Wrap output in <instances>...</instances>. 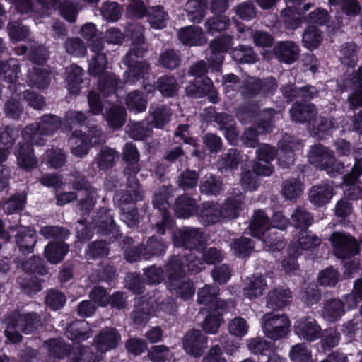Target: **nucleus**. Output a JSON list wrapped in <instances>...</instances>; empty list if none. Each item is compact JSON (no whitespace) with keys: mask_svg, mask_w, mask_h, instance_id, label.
Listing matches in <instances>:
<instances>
[{"mask_svg":"<svg viewBox=\"0 0 362 362\" xmlns=\"http://www.w3.org/2000/svg\"><path fill=\"white\" fill-rule=\"evenodd\" d=\"M129 30L132 33V47L124 57V63L128 66V71L124 74V82L118 81L116 76L110 72L104 73L107 68V59L105 54L102 52L103 45L98 42L97 45L93 43L90 50L94 53L91 57L88 71L92 76H100L98 88L108 103L119 102V90L123 88L124 83L133 86L140 79H144L148 74L149 64L145 61H139L138 58L142 57L147 50V46L144 42L143 26L139 23H134L129 27Z\"/></svg>","mask_w":362,"mask_h":362,"instance_id":"1","label":"nucleus"},{"mask_svg":"<svg viewBox=\"0 0 362 362\" xmlns=\"http://www.w3.org/2000/svg\"><path fill=\"white\" fill-rule=\"evenodd\" d=\"M175 246L184 247L183 260L187 263L188 271L197 274L204 269V262L212 264L222 261L221 251L210 247L204 250L205 238L202 231L197 228H185L175 232L173 236Z\"/></svg>","mask_w":362,"mask_h":362,"instance_id":"2","label":"nucleus"},{"mask_svg":"<svg viewBox=\"0 0 362 362\" xmlns=\"http://www.w3.org/2000/svg\"><path fill=\"white\" fill-rule=\"evenodd\" d=\"M85 121L86 115L82 112L73 110L66 112L62 126L58 117L45 115L40 122L26 127L22 133V136L23 139H29L33 144L42 146L45 143L43 136L53 134L60 127L64 132L71 131L74 129V126L82 125Z\"/></svg>","mask_w":362,"mask_h":362,"instance_id":"3","label":"nucleus"},{"mask_svg":"<svg viewBox=\"0 0 362 362\" xmlns=\"http://www.w3.org/2000/svg\"><path fill=\"white\" fill-rule=\"evenodd\" d=\"M168 288L173 294L187 300L194 294V287L189 280L185 278L188 271L187 263L180 257H173L166 265ZM191 274H192L191 272Z\"/></svg>","mask_w":362,"mask_h":362,"instance_id":"4","label":"nucleus"},{"mask_svg":"<svg viewBox=\"0 0 362 362\" xmlns=\"http://www.w3.org/2000/svg\"><path fill=\"white\" fill-rule=\"evenodd\" d=\"M27 52L30 62L35 65L33 67V71L28 73L29 86L38 89L46 88L50 83L49 72L45 69L36 66L40 65L47 59L48 52L46 48L35 42H30L29 50L25 45L16 48V54L18 55L24 54Z\"/></svg>","mask_w":362,"mask_h":362,"instance_id":"5","label":"nucleus"},{"mask_svg":"<svg viewBox=\"0 0 362 362\" xmlns=\"http://www.w3.org/2000/svg\"><path fill=\"white\" fill-rule=\"evenodd\" d=\"M291 117L293 121L298 123L309 122L311 134L322 139L320 133L325 132L330 129L338 127V124L333 119L327 122L325 118L315 119L316 110L313 104L296 103L290 110Z\"/></svg>","mask_w":362,"mask_h":362,"instance_id":"6","label":"nucleus"},{"mask_svg":"<svg viewBox=\"0 0 362 362\" xmlns=\"http://www.w3.org/2000/svg\"><path fill=\"white\" fill-rule=\"evenodd\" d=\"M271 223L268 216L262 210H257L254 212L252 220L250 224V231L252 236L262 239L265 244V249L272 250H280L284 247V243L281 236L276 233L270 231Z\"/></svg>","mask_w":362,"mask_h":362,"instance_id":"7","label":"nucleus"},{"mask_svg":"<svg viewBox=\"0 0 362 362\" xmlns=\"http://www.w3.org/2000/svg\"><path fill=\"white\" fill-rule=\"evenodd\" d=\"M69 181L72 183L74 189L81 192L78 195L74 192L60 193L57 195V204L64 206L74 200L77 197L85 196L86 199H81L80 201L81 210L86 212L92 209L98 197L95 189L90 187L78 173L71 175Z\"/></svg>","mask_w":362,"mask_h":362,"instance_id":"8","label":"nucleus"},{"mask_svg":"<svg viewBox=\"0 0 362 362\" xmlns=\"http://www.w3.org/2000/svg\"><path fill=\"white\" fill-rule=\"evenodd\" d=\"M128 182L125 194L121 197L117 194L114 197V200L115 202H119L122 220L128 227H134L139 221L138 213L132 206H127L141 200L143 193L139 184L134 177L129 176Z\"/></svg>","mask_w":362,"mask_h":362,"instance_id":"9","label":"nucleus"},{"mask_svg":"<svg viewBox=\"0 0 362 362\" xmlns=\"http://www.w3.org/2000/svg\"><path fill=\"white\" fill-rule=\"evenodd\" d=\"M88 117H86V121L83 122L82 126H86L88 128V132L91 139L87 137L83 134L81 131H74L69 140V145L71 152L74 156L78 158H82L87 155L91 142L93 144H99L105 141V135L102 133L101 130L98 129L96 126L91 125L89 123ZM78 125H76L77 127ZM75 127V126H74Z\"/></svg>","mask_w":362,"mask_h":362,"instance_id":"10","label":"nucleus"},{"mask_svg":"<svg viewBox=\"0 0 362 362\" xmlns=\"http://www.w3.org/2000/svg\"><path fill=\"white\" fill-rule=\"evenodd\" d=\"M136 300L133 320L137 325L146 323L151 315L160 316L161 312L171 314L175 310V304L172 300H168L166 303H158L152 297L148 299L141 297Z\"/></svg>","mask_w":362,"mask_h":362,"instance_id":"11","label":"nucleus"},{"mask_svg":"<svg viewBox=\"0 0 362 362\" xmlns=\"http://www.w3.org/2000/svg\"><path fill=\"white\" fill-rule=\"evenodd\" d=\"M321 240L315 235H310L307 230H301L296 241L291 243L288 248L289 257L281 262L282 269L287 274L297 270L298 265L296 262V257L302 250H308L318 246Z\"/></svg>","mask_w":362,"mask_h":362,"instance_id":"12","label":"nucleus"},{"mask_svg":"<svg viewBox=\"0 0 362 362\" xmlns=\"http://www.w3.org/2000/svg\"><path fill=\"white\" fill-rule=\"evenodd\" d=\"M40 325V317L35 313L28 314H13L5 331L7 339L13 343L21 340L18 331L25 334L32 333Z\"/></svg>","mask_w":362,"mask_h":362,"instance_id":"13","label":"nucleus"},{"mask_svg":"<svg viewBox=\"0 0 362 362\" xmlns=\"http://www.w3.org/2000/svg\"><path fill=\"white\" fill-rule=\"evenodd\" d=\"M93 226L101 235H107L112 233L115 230V226L110 211L107 209H101L98 212L96 218L93 220V222L88 227L86 226L83 221H78L76 233L77 237L81 241L90 238L92 235L90 228Z\"/></svg>","mask_w":362,"mask_h":362,"instance_id":"14","label":"nucleus"},{"mask_svg":"<svg viewBox=\"0 0 362 362\" xmlns=\"http://www.w3.org/2000/svg\"><path fill=\"white\" fill-rule=\"evenodd\" d=\"M261 326L264 334L268 338L279 340L287 335L291 322L286 315L272 312L263 315Z\"/></svg>","mask_w":362,"mask_h":362,"instance_id":"15","label":"nucleus"},{"mask_svg":"<svg viewBox=\"0 0 362 362\" xmlns=\"http://www.w3.org/2000/svg\"><path fill=\"white\" fill-rule=\"evenodd\" d=\"M308 160L310 164L321 170H326L328 175L335 177L344 168L341 163L337 164L335 167V158L332 151L324 146L315 145L312 146Z\"/></svg>","mask_w":362,"mask_h":362,"instance_id":"16","label":"nucleus"},{"mask_svg":"<svg viewBox=\"0 0 362 362\" xmlns=\"http://www.w3.org/2000/svg\"><path fill=\"white\" fill-rule=\"evenodd\" d=\"M362 148H359L355 154V164L350 173L344 177V190L345 195L353 199L362 197V183L358 177L362 174V163L360 156Z\"/></svg>","mask_w":362,"mask_h":362,"instance_id":"17","label":"nucleus"},{"mask_svg":"<svg viewBox=\"0 0 362 362\" xmlns=\"http://www.w3.org/2000/svg\"><path fill=\"white\" fill-rule=\"evenodd\" d=\"M275 117V112L268 109L259 115V122L257 124V129L250 128L245 132L243 135V142L247 147H254L258 142L257 136L266 134L272 130L273 119Z\"/></svg>","mask_w":362,"mask_h":362,"instance_id":"18","label":"nucleus"},{"mask_svg":"<svg viewBox=\"0 0 362 362\" xmlns=\"http://www.w3.org/2000/svg\"><path fill=\"white\" fill-rule=\"evenodd\" d=\"M170 194L171 189L169 187H162L155 193L153 199L154 207L162 211V221L157 223V231L161 235H163L167 229L172 228L173 226V220L167 212Z\"/></svg>","mask_w":362,"mask_h":362,"instance_id":"19","label":"nucleus"},{"mask_svg":"<svg viewBox=\"0 0 362 362\" xmlns=\"http://www.w3.org/2000/svg\"><path fill=\"white\" fill-rule=\"evenodd\" d=\"M166 245L161 240L152 237L148 240L146 247L143 249L134 245L125 249V257L128 262H133L139 259H148L153 255H161L165 251Z\"/></svg>","mask_w":362,"mask_h":362,"instance_id":"20","label":"nucleus"},{"mask_svg":"<svg viewBox=\"0 0 362 362\" xmlns=\"http://www.w3.org/2000/svg\"><path fill=\"white\" fill-rule=\"evenodd\" d=\"M336 256L344 259L359 253L356 240L349 235L335 232L329 238Z\"/></svg>","mask_w":362,"mask_h":362,"instance_id":"21","label":"nucleus"},{"mask_svg":"<svg viewBox=\"0 0 362 362\" xmlns=\"http://www.w3.org/2000/svg\"><path fill=\"white\" fill-rule=\"evenodd\" d=\"M295 334L302 340L314 341L322 334V329L312 317H303L295 322Z\"/></svg>","mask_w":362,"mask_h":362,"instance_id":"22","label":"nucleus"},{"mask_svg":"<svg viewBox=\"0 0 362 362\" xmlns=\"http://www.w3.org/2000/svg\"><path fill=\"white\" fill-rule=\"evenodd\" d=\"M279 165L282 168H286L293 164V152L300 151L303 146L295 137L286 134L279 142Z\"/></svg>","mask_w":362,"mask_h":362,"instance_id":"23","label":"nucleus"},{"mask_svg":"<svg viewBox=\"0 0 362 362\" xmlns=\"http://www.w3.org/2000/svg\"><path fill=\"white\" fill-rule=\"evenodd\" d=\"M33 144L29 139L19 141L16 148L15 155L17 165L25 171H31L37 165V159L33 153L31 145Z\"/></svg>","mask_w":362,"mask_h":362,"instance_id":"24","label":"nucleus"},{"mask_svg":"<svg viewBox=\"0 0 362 362\" xmlns=\"http://www.w3.org/2000/svg\"><path fill=\"white\" fill-rule=\"evenodd\" d=\"M232 38L230 36H225L214 40L210 45L211 55L208 62L213 71L221 70L223 63V54L227 52L231 46Z\"/></svg>","mask_w":362,"mask_h":362,"instance_id":"25","label":"nucleus"},{"mask_svg":"<svg viewBox=\"0 0 362 362\" xmlns=\"http://www.w3.org/2000/svg\"><path fill=\"white\" fill-rule=\"evenodd\" d=\"M258 161L254 164V170L259 175L269 176L274 171L271 162L274 160L276 152L273 147L269 144H262L257 150Z\"/></svg>","mask_w":362,"mask_h":362,"instance_id":"26","label":"nucleus"},{"mask_svg":"<svg viewBox=\"0 0 362 362\" xmlns=\"http://www.w3.org/2000/svg\"><path fill=\"white\" fill-rule=\"evenodd\" d=\"M218 292V286L206 285L197 293L198 303L205 306L204 309L210 311L216 309H226V303L217 298Z\"/></svg>","mask_w":362,"mask_h":362,"instance_id":"27","label":"nucleus"},{"mask_svg":"<svg viewBox=\"0 0 362 362\" xmlns=\"http://www.w3.org/2000/svg\"><path fill=\"white\" fill-rule=\"evenodd\" d=\"M185 351L194 356H199L207 347L206 337L199 330L187 332L183 340Z\"/></svg>","mask_w":362,"mask_h":362,"instance_id":"28","label":"nucleus"},{"mask_svg":"<svg viewBox=\"0 0 362 362\" xmlns=\"http://www.w3.org/2000/svg\"><path fill=\"white\" fill-rule=\"evenodd\" d=\"M120 335L115 328L103 329L94 340L95 346L101 354L115 349L120 341Z\"/></svg>","mask_w":362,"mask_h":362,"instance_id":"29","label":"nucleus"},{"mask_svg":"<svg viewBox=\"0 0 362 362\" xmlns=\"http://www.w3.org/2000/svg\"><path fill=\"white\" fill-rule=\"evenodd\" d=\"M277 84L274 78H269L264 83L255 78H250L241 91L245 96H253L259 92H263L266 95L272 94L276 88Z\"/></svg>","mask_w":362,"mask_h":362,"instance_id":"30","label":"nucleus"},{"mask_svg":"<svg viewBox=\"0 0 362 362\" xmlns=\"http://www.w3.org/2000/svg\"><path fill=\"white\" fill-rule=\"evenodd\" d=\"M333 195L332 182H323L314 185L310 189L309 199L313 204L322 206L330 202Z\"/></svg>","mask_w":362,"mask_h":362,"instance_id":"31","label":"nucleus"},{"mask_svg":"<svg viewBox=\"0 0 362 362\" xmlns=\"http://www.w3.org/2000/svg\"><path fill=\"white\" fill-rule=\"evenodd\" d=\"M16 243L22 253H31L37 242V233L33 229L21 226L16 228Z\"/></svg>","mask_w":362,"mask_h":362,"instance_id":"32","label":"nucleus"},{"mask_svg":"<svg viewBox=\"0 0 362 362\" xmlns=\"http://www.w3.org/2000/svg\"><path fill=\"white\" fill-rule=\"evenodd\" d=\"M179 40L186 45L200 46L206 42L205 35L198 26H187L177 33Z\"/></svg>","mask_w":362,"mask_h":362,"instance_id":"33","label":"nucleus"},{"mask_svg":"<svg viewBox=\"0 0 362 362\" xmlns=\"http://www.w3.org/2000/svg\"><path fill=\"white\" fill-rule=\"evenodd\" d=\"M298 46L291 41L279 42L274 48L276 58L286 64H292L298 57Z\"/></svg>","mask_w":362,"mask_h":362,"instance_id":"34","label":"nucleus"},{"mask_svg":"<svg viewBox=\"0 0 362 362\" xmlns=\"http://www.w3.org/2000/svg\"><path fill=\"white\" fill-rule=\"evenodd\" d=\"M267 287L265 278L262 275H252L245 280L243 294L245 298L250 300L262 296Z\"/></svg>","mask_w":362,"mask_h":362,"instance_id":"35","label":"nucleus"},{"mask_svg":"<svg viewBox=\"0 0 362 362\" xmlns=\"http://www.w3.org/2000/svg\"><path fill=\"white\" fill-rule=\"evenodd\" d=\"M186 93L188 95L194 98H202L207 95L211 103H216L218 101L217 91L214 89L211 80L207 77L201 85L196 86L195 84H189L186 88Z\"/></svg>","mask_w":362,"mask_h":362,"instance_id":"36","label":"nucleus"},{"mask_svg":"<svg viewBox=\"0 0 362 362\" xmlns=\"http://www.w3.org/2000/svg\"><path fill=\"white\" fill-rule=\"evenodd\" d=\"M221 206L212 202L203 203L199 212V221L206 226H209L221 221Z\"/></svg>","mask_w":362,"mask_h":362,"instance_id":"37","label":"nucleus"},{"mask_svg":"<svg viewBox=\"0 0 362 362\" xmlns=\"http://www.w3.org/2000/svg\"><path fill=\"white\" fill-rule=\"evenodd\" d=\"M172 112L169 107L163 105H156L150 108L148 122L156 128H162L171 118Z\"/></svg>","mask_w":362,"mask_h":362,"instance_id":"38","label":"nucleus"},{"mask_svg":"<svg viewBox=\"0 0 362 362\" xmlns=\"http://www.w3.org/2000/svg\"><path fill=\"white\" fill-rule=\"evenodd\" d=\"M66 334L70 340L78 343L88 339L91 332L87 322L78 320L66 328Z\"/></svg>","mask_w":362,"mask_h":362,"instance_id":"39","label":"nucleus"},{"mask_svg":"<svg viewBox=\"0 0 362 362\" xmlns=\"http://www.w3.org/2000/svg\"><path fill=\"white\" fill-rule=\"evenodd\" d=\"M123 159L127 164L125 169V173L129 175H136L139 170L140 167L138 164L139 160V153L135 146L127 143L123 148Z\"/></svg>","mask_w":362,"mask_h":362,"instance_id":"40","label":"nucleus"},{"mask_svg":"<svg viewBox=\"0 0 362 362\" xmlns=\"http://www.w3.org/2000/svg\"><path fill=\"white\" fill-rule=\"evenodd\" d=\"M83 74V69L76 64H72L66 69L67 88L70 93L78 94L79 93Z\"/></svg>","mask_w":362,"mask_h":362,"instance_id":"41","label":"nucleus"},{"mask_svg":"<svg viewBox=\"0 0 362 362\" xmlns=\"http://www.w3.org/2000/svg\"><path fill=\"white\" fill-rule=\"evenodd\" d=\"M69 247L64 243H49L45 249V257L52 264L60 262L67 254Z\"/></svg>","mask_w":362,"mask_h":362,"instance_id":"42","label":"nucleus"},{"mask_svg":"<svg viewBox=\"0 0 362 362\" xmlns=\"http://www.w3.org/2000/svg\"><path fill=\"white\" fill-rule=\"evenodd\" d=\"M243 199L244 197L241 194L234 197L228 198L223 206H221V218H236L242 209Z\"/></svg>","mask_w":362,"mask_h":362,"instance_id":"43","label":"nucleus"},{"mask_svg":"<svg viewBox=\"0 0 362 362\" xmlns=\"http://www.w3.org/2000/svg\"><path fill=\"white\" fill-rule=\"evenodd\" d=\"M284 95L289 100L295 98L301 97L305 99H313L317 95V90L315 87L305 86L296 89L293 84H288L282 88Z\"/></svg>","mask_w":362,"mask_h":362,"instance_id":"44","label":"nucleus"},{"mask_svg":"<svg viewBox=\"0 0 362 362\" xmlns=\"http://www.w3.org/2000/svg\"><path fill=\"white\" fill-rule=\"evenodd\" d=\"M19 71V63L17 59L11 58L6 62H0V78L10 84L16 81Z\"/></svg>","mask_w":362,"mask_h":362,"instance_id":"45","label":"nucleus"},{"mask_svg":"<svg viewBox=\"0 0 362 362\" xmlns=\"http://www.w3.org/2000/svg\"><path fill=\"white\" fill-rule=\"evenodd\" d=\"M291 297V291L287 289L272 290L267 296V305L271 309L282 308L286 306Z\"/></svg>","mask_w":362,"mask_h":362,"instance_id":"46","label":"nucleus"},{"mask_svg":"<svg viewBox=\"0 0 362 362\" xmlns=\"http://www.w3.org/2000/svg\"><path fill=\"white\" fill-rule=\"evenodd\" d=\"M8 34L12 43L23 41L29 34V29L13 17L7 26Z\"/></svg>","mask_w":362,"mask_h":362,"instance_id":"47","label":"nucleus"},{"mask_svg":"<svg viewBox=\"0 0 362 362\" xmlns=\"http://www.w3.org/2000/svg\"><path fill=\"white\" fill-rule=\"evenodd\" d=\"M195 209V201L187 196H182L176 200L174 210L178 218H187L193 214Z\"/></svg>","mask_w":362,"mask_h":362,"instance_id":"48","label":"nucleus"},{"mask_svg":"<svg viewBox=\"0 0 362 362\" xmlns=\"http://www.w3.org/2000/svg\"><path fill=\"white\" fill-rule=\"evenodd\" d=\"M185 10L192 21L199 22L207 10L206 1V0H188Z\"/></svg>","mask_w":362,"mask_h":362,"instance_id":"49","label":"nucleus"},{"mask_svg":"<svg viewBox=\"0 0 362 362\" xmlns=\"http://www.w3.org/2000/svg\"><path fill=\"white\" fill-rule=\"evenodd\" d=\"M344 313L343 303L338 299L328 301L324 306L322 315L325 320L334 322L339 319Z\"/></svg>","mask_w":362,"mask_h":362,"instance_id":"50","label":"nucleus"},{"mask_svg":"<svg viewBox=\"0 0 362 362\" xmlns=\"http://www.w3.org/2000/svg\"><path fill=\"white\" fill-rule=\"evenodd\" d=\"M126 119L124 108L119 105H113L105 113V119L108 125L113 129H119L123 126Z\"/></svg>","mask_w":362,"mask_h":362,"instance_id":"51","label":"nucleus"},{"mask_svg":"<svg viewBox=\"0 0 362 362\" xmlns=\"http://www.w3.org/2000/svg\"><path fill=\"white\" fill-rule=\"evenodd\" d=\"M42 162L53 168L62 167L66 163V156L62 149L51 148L42 157Z\"/></svg>","mask_w":362,"mask_h":362,"instance_id":"52","label":"nucleus"},{"mask_svg":"<svg viewBox=\"0 0 362 362\" xmlns=\"http://www.w3.org/2000/svg\"><path fill=\"white\" fill-rule=\"evenodd\" d=\"M125 103L130 112L140 113L145 111L147 106V100L144 98L139 90H133L127 94Z\"/></svg>","mask_w":362,"mask_h":362,"instance_id":"53","label":"nucleus"},{"mask_svg":"<svg viewBox=\"0 0 362 362\" xmlns=\"http://www.w3.org/2000/svg\"><path fill=\"white\" fill-rule=\"evenodd\" d=\"M222 309L208 310L209 315L206 317L202 323L203 329L209 334H216L223 322Z\"/></svg>","mask_w":362,"mask_h":362,"instance_id":"54","label":"nucleus"},{"mask_svg":"<svg viewBox=\"0 0 362 362\" xmlns=\"http://www.w3.org/2000/svg\"><path fill=\"white\" fill-rule=\"evenodd\" d=\"M147 14L148 22L153 28L162 29L165 26L168 16L165 12L163 6L152 7L148 10Z\"/></svg>","mask_w":362,"mask_h":362,"instance_id":"55","label":"nucleus"},{"mask_svg":"<svg viewBox=\"0 0 362 362\" xmlns=\"http://www.w3.org/2000/svg\"><path fill=\"white\" fill-rule=\"evenodd\" d=\"M201 192L206 194L216 195L223 190L221 180L211 174H206L200 185Z\"/></svg>","mask_w":362,"mask_h":362,"instance_id":"56","label":"nucleus"},{"mask_svg":"<svg viewBox=\"0 0 362 362\" xmlns=\"http://www.w3.org/2000/svg\"><path fill=\"white\" fill-rule=\"evenodd\" d=\"M231 251L237 256L245 257L250 255L254 249L253 243L245 237L234 239L230 244Z\"/></svg>","mask_w":362,"mask_h":362,"instance_id":"57","label":"nucleus"},{"mask_svg":"<svg viewBox=\"0 0 362 362\" xmlns=\"http://www.w3.org/2000/svg\"><path fill=\"white\" fill-rule=\"evenodd\" d=\"M289 356L293 362H312V352L305 343H299L292 346Z\"/></svg>","mask_w":362,"mask_h":362,"instance_id":"58","label":"nucleus"},{"mask_svg":"<svg viewBox=\"0 0 362 362\" xmlns=\"http://www.w3.org/2000/svg\"><path fill=\"white\" fill-rule=\"evenodd\" d=\"M118 158L119 153L113 148H103L97 158L98 166L100 170H106L113 166Z\"/></svg>","mask_w":362,"mask_h":362,"instance_id":"59","label":"nucleus"},{"mask_svg":"<svg viewBox=\"0 0 362 362\" xmlns=\"http://www.w3.org/2000/svg\"><path fill=\"white\" fill-rule=\"evenodd\" d=\"M217 121L221 124V128L225 130V136L231 144H234L237 140L238 134L234 127V119L229 115L224 114L217 117Z\"/></svg>","mask_w":362,"mask_h":362,"instance_id":"60","label":"nucleus"},{"mask_svg":"<svg viewBox=\"0 0 362 362\" xmlns=\"http://www.w3.org/2000/svg\"><path fill=\"white\" fill-rule=\"evenodd\" d=\"M281 17L288 29L295 30L302 23V13L296 8L287 7L281 11Z\"/></svg>","mask_w":362,"mask_h":362,"instance_id":"61","label":"nucleus"},{"mask_svg":"<svg viewBox=\"0 0 362 362\" xmlns=\"http://www.w3.org/2000/svg\"><path fill=\"white\" fill-rule=\"evenodd\" d=\"M357 46L354 42L343 45L340 49L339 59L341 63L347 66H354L358 62Z\"/></svg>","mask_w":362,"mask_h":362,"instance_id":"62","label":"nucleus"},{"mask_svg":"<svg viewBox=\"0 0 362 362\" xmlns=\"http://www.w3.org/2000/svg\"><path fill=\"white\" fill-rule=\"evenodd\" d=\"M302 40L305 47L310 50L315 49L322 41V33L316 27H309L303 33Z\"/></svg>","mask_w":362,"mask_h":362,"instance_id":"63","label":"nucleus"},{"mask_svg":"<svg viewBox=\"0 0 362 362\" xmlns=\"http://www.w3.org/2000/svg\"><path fill=\"white\" fill-rule=\"evenodd\" d=\"M156 84L157 89L165 97L175 95L178 90L177 83L172 76H162L158 79Z\"/></svg>","mask_w":362,"mask_h":362,"instance_id":"64","label":"nucleus"}]
</instances>
